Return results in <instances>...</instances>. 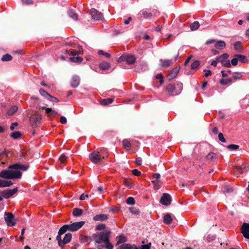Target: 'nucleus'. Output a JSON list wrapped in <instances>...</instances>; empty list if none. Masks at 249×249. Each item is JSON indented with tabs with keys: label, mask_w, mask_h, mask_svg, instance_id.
Segmentation results:
<instances>
[{
	"label": "nucleus",
	"mask_w": 249,
	"mask_h": 249,
	"mask_svg": "<svg viewBox=\"0 0 249 249\" xmlns=\"http://www.w3.org/2000/svg\"><path fill=\"white\" fill-rule=\"evenodd\" d=\"M29 167L28 164L18 162L9 166L7 169L0 172V177L5 179H18L21 178V171H27Z\"/></svg>",
	"instance_id": "nucleus-1"
},
{
	"label": "nucleus",
	"mask_w": 249,
	"mask_h": 249,
	"mask_svg": "<svg viewBox=\"0 0 249 249\" xmlns=\"http://www.w3.org/2000/svg\"><path fill=\"white\" fill-rule=\"evenodd\" d=\"M110 234L109 231H101L94 233L92 235L93 240L98 244L97 248L98 249H102L105 247L107 249H112L113 245L109 242V237Z\"/></svg>",
	"instance_id": "nucleus-2"
},
{
	"label": "nucleus",
	"mask_w": 249,
	"mask_h": 249,
	"mask_svg": "<svg viewBox=\"0 0 249 249\" xmlns=\"http://www.w3.org/2000/svg\"><path fill=\"white\" fill-rule=\"evenodd\" d=\"M178 89L177 86L174 84H169L166 87L167 91L171 95H177L180 92L181 90V85L178 84Z\"/></svg>",
	"instance_id": "nucleus-3"
},
{
	"label": "nucleus",
	"mask_w": 249,
	"mask_h": 249,
	"mask_svg": "<svg viewBox=\"0 0 249 249\" xmlns=\"http://www.w3.org/2000/svg\"><path fill=\"white\" fill-rule=\"evenodd\" d=\"M71 234L67 233L65 234L63 239H62L61 236L57 235L56 236V240L58 241V244L60 247H63L65 244L69 243L71 239Z\"/></svg>",
	"instance_id": "nucleus-4"
},
{
	"label": "nucleus",
	"mask_w": 249,
	"mask_h": 249,
	"mask_svg": "<svg viewBox=\"0 0 249 249\" xmlns=\"http://www.w3.org/2000/svg\"><path fill=\"white\" fill-rule=\"evenodd\" d=\"M119 61H125L128 64H132L136 61V57L131 54H124L120 56Z\"/></svg>",
	"instance_id": "nucleus-5"
},
{
	"label": "nucleus",
	"mask_w": 249,
	"mask_h": 249,
	"mask_svg": "<svg viewBox=\"0 0 249 249\" xmlns=\"http://www.w3.org/2000/svg\"><path fill=\"white\" fill-rule=\"evenodd\" d=\"M104 157H102L97 151H93L89 155V160L94 163H99Z\"/></svg>",
	"instance_id": "nucleus-6"
},
{
	"label": "nucleus",
	"mask_w": 249,
	"mask_h": 249,
	"mask_svg": "<svg viewBox=\"0 0 249 249\" xmlns=\"http://www.w3.org/2000/svg\"><path fill=\"white\" fill-rule=\"evenodd\" d=\"M4 219L8 226L12 227L16 224L14 215L11 213H5Z\"/></svg>",
	"instance_id": "nucleus-7"
},
{
	"label": "nucleus",
	"mask_w": 249,
	"mask_h": 249,
	"mask_svg": "<svg viewBox=\"0 0 249 249\" xmlns=\"http://www.w3.org/2000/svg\"><path fill=\"white\" fill-rule=\"evenodd\" d=\"M41 116L39 114H33L30 117V122L33 126H37L40 123Z\"/></svg>",
	"instance_id": "nucleus-8"
},
{
	"label": "nucleus",
	"mask_w": 249,
	"mask_h": 249,
	"mask_svg": "<svg viewBox=\"0 0 249 249\" xmlns=\"http://www.w3.org/2000/svg\"><path fill=\"white\" fill-rule=\"evenodd\" d=\"M172 198L167 193H164L161 196L160 202L164 205L168 206L171 204Z\"/></svg>",
	"instance_id": "nucleus-9"
},
{
	"label": "nucleus",
	"mask_w": 249,
	"mask_h": 249,
	"mask_svg": "<svg viewBox=\"0 0 249 249\" xmlns=\"http://www.w3.org/2000/svg\"><path fill=\"white\" fill-rule=\"evenodd\" d=\"M85 224V221L74 222L69 225V231H76L80 229Z\"/></svg>",
	"instance_id": "nucleus-10"
},
{
	"label": "nucleus",
	"mask_w": 249,
	"mask_h": 249,
	"mask_svg": "<svg viewBox=\"0 0 249 249\" xmlns=\"http://www.w3.org/2000/svg\"><path fill=\"white\" fill-rule=\"evenodd\" d=\"M90 14L93 19L96 20H102L103 18V15L95 9H91Z\"/></svg>",
	"instance_id": "nucleus-11"
},
{
	"label": "nucleus",
	"mask_w": 249,
	"mask_h": 249,
	"mask_svg": "<svg viewBox=\"0 0 249 249\" xmlns=\"http://www.w3.org/2000/svg\"><path fill=\"white\" fill-rule=\"evenodd\" d=\"M17 191V188H15L13 189H7L1 192V195L5 198H8L16 194Z\"/></svg>",
	"instance_id": "nucleus-12"
},
{
	"label": "nucleus",
	"mask_w": 249,
	"mask_h": 249,
	"mask_svg": "<svg viewBox=\"0 0 249 249\" xmlns=\"http://www.w3.org/2000/svg\"><path fill=\"white\" fill-rule=\"evenodd\" d=\"M241 232L244 237L249 239V223H244L241 227Z\"/></svg>",
	"instance_id": "nucleus-13"
},
{
	"label": "nucleus",
	"mask_w": 249,
	"mask_h": 249,
	"mask_svg": "<svg viewBox=\"0 0 249 249\" xmlns=\"http://www.w3.org/2000/svg\"><path fill=\"white\" fill-rule=\"evenodd\" d=\"M80 79L78 76L73 75L71 81V87L73 88L77 87L80 84Z\"/></svg>",
	"instance_id": "nucleus-14"
},
{
	"label": "nucleus",
	"mask_w": 249,
	"mask_h": 249,
	"mask_svg": "<svg viewBox=\"0 0 249 249\" xmlns=\"http://www.w3.org/2000/svg\"><path fill=\"white\" fill-rule=\"evenodd\" d=\"M160 67L163 68H166L173 64L172 60L163 59L160 60Z\"/></svg>",
	"instance_id": "nucleus-15"
},
{
	"label": "nucleus",
	"mask_w": 249,
	"mask_h": 249,
	"mask_svg": "<svg viewBox=\"0 0 249 249\" xmlns=\"http://www.w3.org/2000/svg\"><path fill=\"white\" fill-rule=\"evenodd\" d=\"M108 218V216L105 214H100L95 215L93 219L95 221H104Z\"/></svg>",
	"instance_id": "nucleus-16"
},
{
	"label": "nucleus",
	"mask_w": 249,
	"mask_h": 249,
	"mask_svg": "<svg viewBox=\"0 0 249 249\" xmlns=\"http://www.w3.org/2000/svg\"><path fill=\"white\" fill-rule=\"evenodd\" d=\"M214 47L217 49L222 50L226 47V43L224 41L219 40L215 42Z\"/></svg>",
	"instance_id": "nucleus-17"
},
{
	"label": "nucleus",
	"mask_w": 249,
	"mask_h": 249,
	"mask_svg": "<svg viewBox=\"0 0 249 249\" xmlns=\"http://www.w3.org/2000/svg\"><path fill=\"white\" fill-rule=\"evenodd\" d=\"M173 218L171 215L169 213H166L163 217V222L166 224H170L172 223Z\"/></svg>",
	"instance_id": "nucleus-18"
},
{
	"label": "nucleus",
	"mask_w": 249,
	"mask_h": 249,
	"mask_svg": "<svg viewBox=\"0 0 249 249\" xmlns=\"http://www.w3.org/2000/svg\"><path fill=\"white\" fill-rule=\"evenodd\" d=\"M179 71V68L178 67H175L172 69L171 71L169 76L170 78L173 79L175 78L178 75Z\"/></svg>",
	"instance_id": "nucleus-19"
},
{
	"label": "nucleus",
	"mask_w": 249,
	"mask_h": 249,
	"mask_svg": "<svg viewBox=\"0 0 249 249\" xmlns=\"http://www.w3.org/2000/svg\"><path fill=\"white\" fill-rule=\"evenodd\" d=\"M13 184L11 181L0 179V187H9Z\"/></svg>",
	"instance_id": "nucleus-20"
},
{
	"label": "nucleus",
	"mask_w": 249,
	"mask_h": 249,
	"mask_svg": "<svg viewBox=\"0 0 249 249\" xmlns=\"http://www.w3.org/2000/svg\"><path fill=\"white\" fill-rule=\"evenodd\" d=\"M7 153L4 151L0 153V161L2 164H4L7 160Z\"/></svg>",
	"instance_id": "nucleus-21"
},
{
	"label": "nucleus",
	"mask_w": 249,
	"mask_h": 249,
	"mask_svg": "<svg viewBox=\"0 0 249 249\" xmlns=\"http://www.w3.org/2000/svg\"><path fill=\"white\" fill-rule=\"evenodd\" d=\"M68 14L70 18H72L75 20H78V16L76 12L72 9H71L68 11Z\"/></svg>",
	"instance_id": "nucleus-22"
},
{
	"label": "nucleus",
	"mask_w": 249,
	"mask_h": 249,
	"mask_svg": "<svg viewBox=\"0 0 249 249\" xmlns=\"http://www.w3.org/2000/svg\"><path fill=\"white\" fill-rule=\"evenodd\" d=\"M69 231V225H65L63 226L59 230L58 234L57 235L61 236L62 234H64L67 231Z\"/></svg>",
	"instance_id": "nucleus-23"
},
{
	"label": "nucleus",
	"mask_w": 249,
	"mask_h": 249,
	"mask_svg": "<svg viewBox=\"0 0 249 249\" xmlns=\"http://www.w3.org/2000/svg\"><path fill=\"white\" fill-rule=\"evenodd\" d=\"M67 158L64 154H62L60 156L58 160V163L59 164V165H60L61 166H62L65 163Z\"/></svg>",
	"instance_id": "nucleus-24"
},
{
	"label": "nucleus",
	"mask_w": 249,
	"mask_h": 249,
	"mask_svg": "<svg viewBox=\"0 0 249 249\" xmlns=\"http://www.w3.org/2000/svg\"><path fill=\"white\" fill-rule=\"evenodd\" d=\"M110 63L107 62H103L99 65L100 68L103 70H108L110 68Z\"/></svg>",
	"instance_id": "nucleus-25"
},
{
	"label": "nucleus",
	"mask_w": 249,
	"mask_h": 249,
	"mask_svg": "<svg viewBox=\"0 0 249 249\" xmlns=\"http://www.w3.org/2000/svg\"><path fill=\"white\" fill-rule=\"evenodd\" d=\"M18 109V107L17 106H13L8 110L7 114L8 115L11 116L13 115L16 112H17Z\"/></svg>",
	"instance_id": "nucleus-26"
},
{
	"label": "nucleus",
	"mask_w": 249,
	"mask_h": 249,
	"mask_svg": "<svg viewBox=\"0 0 249 249\" xmlns=\"http://www.w3.org/2000/svg\"><path fill=\"white\" fill-rule=\"evenodd\" d=\"M229 56V55L227 53H223L221 56L217 57V60L218 61V62H222L224 61H226V59H227Z\"/></svg>",
	"instance_id": "nucleus-27"
},
{
	"label": "nucleus",
	"mask_w": 249,
	"mask_h": 249,
	"mask_svg": "<svg viewBox=\"0 0 249 249\" xmlns=\"http://www.w3.org/2000/svg\"><path fill=\"white\" fill-rule=\"evenodd\" d=\"M123 145L126 149H129L131 148V144L130 141L127 139L124 140L122 142Z\"/></svg>",
	"instance_id": "nucleus-28"
},
{
	"label": "nucleus",
	"mask_w": 249,
	"mask_h": 249,
	"mask_svg": "<svg viewBox=\"0 0 249 249\" xmlns=\"http://www.w3.org/2000/svg\"><path fill=\"white\" fill-rule=\"evenodd\" d=\"M238 61L241 63H246L248 61L246 57L244 55L241 54H236Z\"/></svg>",
	"instance_id": "nucleus-29"
},
{
	"label": "nucleus",
	"mask_w": 249,
	"mask_h": 249,
	"mask_svg": "<svg viewBox=\"0 0 249 249\" xmlns=\"http://www.w3.org/2000/svg\"><path fill=\"white\" fill-rule=\"evenodd\" d=\"M82 213L83 211L82 209L75 208L73 210L72 213L74 216H79L82 214Z\"/></svg>",
	"instance_id": "nucleus-30"
},
{
	"label": "nucleus",
	"mask_w": 249,
	"mask_h": 249,
	"mask_svg": "<svg viewBox=\"0 0 249 249\" xmlns=\"http://www.w3.org/2000/svg\"><path fill=\"white\" fill-rule=\"evenodd\" d=\"M135 245H131L128 244H124L121 245L119 249H134Z\"/></svg>",
	"instance_id": "nucleus-31"
},
{
	"label": "nucleus",
	"mask_w": 249,
	"mask_h": 249,
	"mask_svg": "<svg viewBox=\"0 0 249 249\" xmlns=\"http://www.w3.org/2000/svg\"><path fill=\"white\" fill-rule=\"evenodd\" d=\"M232 80L231 78L221 79L220 80V83L222 85H226L231 84Z\"/></svg>",
	"instance_id": "nucleus-32"
},
{
	"label": "nucleus",
	"mask_w": 249,
	"mask_h": 249,
	"mask_svg": "<svg viewBox=\"0 0 249 249\" xmlns=\"http://www.w3.org/2000/svg\"><path fill=\"white\" fill-rule=\"evenodd\" d=\"M46 113L47 114L48 116L54 115L57 114V112L54 110H53L51 108H46Z\"/></svg>",
	"instance_id": "nucleus-33"
},
{
	"label": "nucleus",
	"mask_w": 249,
	"mask_h": 249,
	"mask_svg": "<svg viewBox=\"0 0 249 249\" xmlns=\"http://www.w3.org/2000/svg\"><path fill=\"white\" fill-rule=\"evenodd\" d=\"M199 23L196 21L191 24L190 29L192 31H195L199 27Z\"/></svg>",
	"instance_id": "nucleus-34"
},
{
	"label": "nucleus",
	"mask_w": 249,
	"mask_h": 249,
	"mask_svg": "<svg viewBox=\"0 0 249 249\" xmlns=\"http://www.w3.org/2000/svg\"><path fill=\"white\" fill-rule=\"evenodd\" d=\"M152 183L154 185V188L155 190H158L160 189V180L154 179L152 181Z\"/></svg>",
	"instance_id": "nucleus-35"
},
{
	"label": "nucleus",
	"mask_w": 249,
	"mask_h": 249,
	"mask_svg": "<svg viewBox=\"0 0 249 249\" xmlns=\"http://www.w3.org/2000/svg\"><path fill=\"white\" fill-rule=\"evenodd\" d=\"M113 102V99L111 98H107L103 99L101 101V104L103 105H107L112 103Z\"/></svg>",
	"instance_id": "nucleus-36"
},
{
	"label": "nucleus",
	"mask_w": 249,
	"mask_h": 249,
	"mask_svg": "<svg viewBox=\"0 0 249 249\" xmlns=\"http://www.w3.org/2000/svg\"><path fill=\"white\" fill-rule=\"evenodd\" d=\"M12 59V57L10 54H6L2 56L1 59L2 61H9L11 60Z\"/></svg>",
	"instance_id": "nucleus-37"
},
{
	"label": "nucleus",
	"mask_w": 249,
	"mask_h": 249,
	"mask_svg": "<svg viewBox=\"0 0 249 249\" xmlns=\"http://www.w3.org/2000/svg\"><path fill=\"white\" fill-rule=\"evenodd\" d=\"M234 49L237 52H240L242 49L241 43L240 42H236L234 44Z\"/></svg>",
	"instance_id": "nucleus-38"
},
{
	"label": "nucleus",
	"mask_w": 249,
	"mask_h": 249,
	"mask_svg": "<svg viewBox=\"0 0 249 249\" xmlns=\"http://www.w3.org/2000/svg\"><path fill=\"white\" fill-rule=\"evenodd\" d=\"M224 193H229L233 191V188L230 186H225L223 190Z\"/></svg>",
	"instance_id": "nucleus-39"
},
{
	"label": "nucleus",
	"mask_w": 249,
	"mask_h": 249,
	"mask_svg": "<svg viewBox=\"0 0 249 249\" xmlns=\"http://www.w3.org/2000/svg\"><path fill=\"white\" fill-rule=\"evenodd\" d=\"M242 74L239 72H234L233 73V78L235 80L240 79L242 77Z\"/></svg>",
	"instance_id": "nucleus-40"
},
{
	"label": "nucleus",
	"mask_w": 249,
	"mask_h": 249,
	"mask_svg": "<svg viewBox=\"0 0 249 249\" xmlns=\"http://www.w3.org/2000/svg\"><path fill=\"white\" fill-rule=\"evenodd\" d=\"M206 158L208 160H213L216 159V155L214 153L211 152L207 155Z\"/></svg>",
	"instance_id": "nucleus-41"
},
{
	"label": "nucleus",
	"mask_w": 249,
	"mask_h": 249,
	"mask_svg": "<svg viewBox=\"0 0 249 249\" xmlns=\"http://www.w3.org/2000/svg\"><path fill=\"white\" fill-rule=\"evenodd\" d=\"M200 65V62L198 60L194 61L191 64V69L195 70Z\"/></svg>",
	"instance_id": "nucleus-42"
},
{
	"label": "nucleus",
	"mask_w": 249,
	"mask_h": 249,
	"mask_svg": "<svg viewBox=\"0 0 249 249\" xmlns=\"http://www.w3.org/2000/svg\"><path fill=\"white\" fill-rule=\"evenodd\" d=\"M245 165L244 164H243L241 166H237L236 167V169L238 173H243L245 170Z\"/></svg>",
	"instance_id": "nucleus-43"
},
{
	"label": "nucleus",
	"mask_w": 249,
	"mask_h": 249,
	"mask_svg": "<svg viewBox=\"0 0 249 249\" xmlns=\"http://www.w3.org/2000/svg\"><path fill=\"white\" fill-rule=\"evenodd\" d=\"M71 60L74 62H81L83 61V59L82 57L80 56L73 57L71 58Z\"/></svg>",
	"instance_id": "nucleus-44"
},
{
	"label": "nucleus",
	"mask_w": 249,
	"mask_h": 249,
	"mask_svg": "<svg viewBox=\"0 0 249 249\" xmlns=\"http://www.w3.org/2000/svg\"><path fill=\"white\" fill-rule=\"evenodd\" d=\"M11 136L14 139H18L21 136V133L19 131H15L11 134Z\"/></svg>",
	"instance_id": "nucleus-45"
},
{
	"label": "nucleus",
	"mask_w": 249,
	"mask_h": 249,
	"mask_svg": "<svg viewBox=\"0 0 249 249\" xmlns=\"http://www.w3.org/2000/svg\"><path fill=\"white\" fill-rule=\"evenodd\" d=\"M39 93L42 96L46 98H48L49 96H50V94L42 89H39Z\"/></svg>",
	"instance_id": "nucleus-46"
},
{
	"label": "nucleus",
	"mask_w": 249,
	"mask_h": 249,
	"mask_svg": "<svg viewBox=\"0 0 249 249\" xmlns=\"http://www.w3.org/2000/svg\"><path fill=\"white\" fill-rule=\"evenodd\" d=\"M126 241L125 237L123 235H121L118 237L117 244H121Z\"/></svg>",
	"instance_id": "nucleus-47"
},
{
	"label": "nucleus",
	"mask_w": 249,
	"mask_h": 249,
	"mask_svg": "<svg viewBox=\"0 0 249 249\" xmlns=\"http://www.w3.org/2000/svg\"><path fill=\"white\" fill-rule=\"evenodd\" d=\"M227 148L231 150H234L238 149L239 145L236 144H230L227 146Z\"/></svg>",
	"instance_id": "nucleus-48"
},
{
	"label": "nucleus",
	"mask_w": 249,
	"mask_h": 249,
	"mask_svg": "<svg viewBox=\"0 0 249 249\" xmlns=\"http://www.w3.org/2000/svg\"><path fill=\"white\" fill-rule=\"evenodd\" d=\"M98 53L100 55H104L105 57H107V58H110V54L108 53H105L102 50H100L98 52Z\"/></svg>",
	"instance_id": "nucleus-49"
},
{
	"label": "nucleus",
	"mask_w": 249,
	"mask_h": 249,
	"mask_svg": "<svg viewBox=\"0 0 249 249\" xmlns=\"http://www.w3.org/2000/svg\"><path fill=\"white\" fill-rule=\"evenodd\" d=\"M126 203L129 205H134L135 204V200L132 197H129L126 200Z\"/></svg>",
	"instance_id": "nucleus-50"
},
{
	"label": "nucleus",
	"mask_w": 249,
	"mask_h": 249,
	"mask_svg": "<svg viewBox=\"0 0 249 249\" xmlns=\"http://www.w3.org/2000/svg\"><path fill=\"white\" fill-rule=\"evenodd\" d=\"M156 78L157 79H159L160 80V84H162L163 83V76L162 74H161V73L158 74L156 76Z\"/></svg>",
	"instance_id": "nucleus-51"
},
{
	"label": "nucleus",
	"mask_w": 249,
	"mask_h": 249,
	"mask_svg": "<svg viewBox=\"0 0 249 249\" xmlns=\"http://www.w3.org/2000/svg\"><path fill=\"white\" fill-rule=\"evenodd\" d=\"M238 59L236 57V55H234V57L231 60V65L233 66H236L238 63Z\"/></svg>",
	"instance_id": "nucleus-52"
},
{
	"label": "nucleus",
	"mask_w": 249,
	"mask_h": 249,
	"mask_svg": "<svg viewBox=\"0 0 249 249\" xmlns=\"http://www.w3.org/2000/svg\"><path fill=\"white\" fill-rule=\"evenodd\" d=\"M142 14L144 18H149L151 17V14L145 11H142Z\"/></svg>",
	"instance_id": "nucleus-53"
},
{
	"label": "nucleus",
	"mask_w": 249,
	"mask_h": 249,
	"mask_svg": "<svg viewBox=\"0 0 249 249\" xmlns=\"http://www.w3.org/2000/svg\"><path fill=\"white\" fill-rule=\"evenodd\" d=\"M91 195H89L87 194H82L80 197V199L81 200H85L86 198H88L89 196L91 197Z\"/></svg>",
	"instance_id": "nucleus-54"
},
{
	"label": "nucleus",
	"mask_w": 249,
	"mask_h": 249,
	"mask_svg": "<svg viewBox=\"0 0 249 249\" xmlns=\"http://www.w3.org/2000/svg\"><path fill=\"white\" fill-rule=\"evenodd\" d=\"M151 246V243H149L146 245H142L140 247L141 249H150Z\"/></svg>",
	"instance_id": "nucleus-55"
},
{
	"label": "nucleus",
	"mask_w": 249,
	"mask_h": 249,
	"mask_svg": "<svg viewBox=\"0 0 249 249\" xmlns=\"http://www.w3.org/2000/svg\"><path fill=\"white\" fill-rule=\"evenodd\" d=\"M221 63L223 66H225L228 68H230L231 66V64L229 60L224 61L221 62Z\"/></svg>",
	"instance_id": "nucleus-56"
},
{
	"label": "nucleus",
	"mask_w": 249,
	"mask_h": 249,
	"mask_svg": "<svg viewBox=\"0 0 249 249\" xmlns=\"http://www.w3.org/2000/svg\"><path fill=\"white\" fill-rule=\"evenodd\" d=\"M218 139L219 140L223 142H226V140L224 137V136L222 133H219L218 134Z\"/></svg>",
	"instance_id": "nucleus-57"
},
{
	"label": "nucleus",
	"mask_w": 249,
	"mask_h": 249,
	"mask_svg": "<svg viewBox=\"0 0 249 249\" xmlns=\"http://www.w3.org/2000/svg\"><path fill=\"white\" fill-rule=\"evenodd\" d=\"M132 173L134 176H136L137 177L139 176L141 174V172L140 171H138L137 169L132 170Z\"/></svg>",
	"instance_id": "nucleus-58"
},
{
	"label": "nucleus",
	"mask_w": 249,
	"mask_h": 249,
	"mask_svg": "<svg viewBox=\"0 0 249 249\" xmlns=\"http://www.w3.org/2000/svg\"><path fill=\"white\" fill-rule=\"evenodd\" d=\"M22 2L23 4L29 5L33 3L32 0H22Z\"/></svg>",
	"instance_id": "nucleus-59"
},
{
	"label": "nucleus",
	"mask_w": 249,
	"mask_h": 249,
	"mask_svg": "<svg viewBox=\"0 0 249 249\" xmlns=\"http://www.w3.org/2000/svg\"><path fill=\"white\" fill-rule=\"evenodd\" d=\"M204 71L205 72L204 76H205V77H208L210 75H211V74H212V72L210 70H208L205 69L204 70Z\"/></svg>",
	"instance_id": "nucleus-60"
},
{
	"label": "nucleus",
	"mask_w": 249,
	"mask_h": 249,
	"mask_svg": "<svg viewBox=\"0 0 249 249\" xmlns=\"http://www.w3.org/2000/svg\"><path fill=\"white\" fill-rule=\"evenodd\" d=\"M60 121L62 124H66L67 123V120L65 117L61 116Z\"/></svg>",
	"instance_id": "nucleus-61"
},
{
	"label": "nucleus",
	"mask_w": 249,
	"mask_h": 249,
	"mask_svg": "<svg viewBox=\"0 0 249 249\" xmlns=\"http://www.w3.org/2000/svg\"><path fill=\"white\" fill-rule=\"evenodd\" d=\"M48 98H50V100L52 102H57L58 101V100L56 97L52 96L50 95L49 96Z\"/></svg>",
	"instance_id": "nucleus-62"
},
{
	"label": "nucleus",
	"mask_w": 249,
	"mask_h": 249,
	"mask_svg": "<svg viewBox=\"0 0 249 249\" xmlns=\"http://www.w3.org/2000/svg\"><path fill=\"white\" fill-rule=\"evenodd\" d=\"M106 228V226L104 224H100L98 225L96 227V229L98 230H104Z\"/></svg>",
	"instance_id": "nucleus-63"
},
{
	"label": "nucleus",
	"mask_w": 249,
	"mask_h": 249,
	"mask_svg": "<svg viewBox=\"0 0 249 249\" xmlns=\"http://www.w3.org/2000/svg\"><path fill=\"white\" fill-rule=\"evenodd\" d=\"M136 163L138 165H141L142 164V158L139 157L136 159Z\"/></svg>",
	"instance_id": "nucleus-64"
}]
</instances>
